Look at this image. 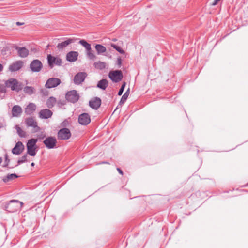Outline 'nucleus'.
I'll return each instance as SVG.
<instances>
[{
    "instance_id": "nucleus-1",
    "label": "nucleus",
    "mask_w": 248,
    "mask_h": 248,
    "mask_svg": "<svg viewBox=\"0 0 248 248\" xmlns=\"http://www.w3.org/2000/svg\"><path fill=\"white\" fill-rule=\"evenodd\" d=\"M23 203L17 200H12L6 205L5 208L9 212H15L20 209Z\"/></svg>"
},
{
    "instance_id": "nucleus-2",
    "label": "nucleus",
    "mask_w": 248,
    "mask_h": 248,
    "mask_svg": "<svg viewBox=\"0 0 248 248\" xmlns=\"http://www.w3.org/2000/svg\"><path fill=\"white\" fill-rule=\"evenodd\" d=\"M5 86L7 88H10L11 90L18 92L22 89V84L19 82L16 79L10 78L5 82Z\"/></svg>"
},
{
    "instance_id": "nucleus-3",
    "label": "nucleus",
    "mask_w": 248,
    "mask_h": 248,
    "mask_svg": "<svg viewBox=\"0 0 248 248\" xmlns=\"http://www.w3.org/2000/svg\"><path fill=\"white\" fill-rule=\"evenodd\" d=\"M37 142V139H31L28 140L27 143V153L31 156H34L36 155Z\"/></svg>"
},
{
    "instance_id": "nucleus-4",
    "label": "nucleus",
    "mask_w": 248,
    "mask_h": 248,
    "mask_svg": "<svg viewBox=\"0 0 248 248\" xmlns=\"http://www.w3.org/2000/svg\"><path fill=\"white\" fill-rule=\"evenodd\" d=\"M108 76L114 82H119L123 78L122 71L118 70L110 71L108 74Z\"/></svg>"
},
{
    "instance_id": "nucleus-5",
    "label": "nucleus",
    "mask_w": 248,
    "mask_h": 248,
    "mask_svg": "<svg viewBox=\"0 0 248 248\" xmlns=\"http://www.w3.org/2000/svg\"><path fill=\"white\" fill-rule=\"evenodd\" d=\"M43 68L42 62L37 59L33 60L30 64V68L33 72H39Z\"/></svg>"
},
{
    "instance_id": "nucleus-6",
    "label": "nucleus",
    "mask_w": 248,
    "mask_h": 248,
    "mask_svg": "<svg viewBox=\"0 0 248 248\" xmlns=\"http://www.w3.org/2000/svg\"><path fill=\"white\" fill-rule=\"evenodd\" d=\"M48 64L49 66L52 68L54 64L60 66L62 63V60L59 57H55L49 54L47 56Z\"/></svg>"
},
{
    "instance_id": "nucleus-7",
    "label": "nucleus",
    "mask_w": 248,
    "mask_h": 248,
    "mask_svg": "<svg viewBox=\"0 0 248 248\" xmlns=\"http://www.w3.org/2000/svg\"><path fill=\"white\" fill-rule=\"evenodd\" d=\"M79 98V94L76 90L70 91L66 94V99L72 103L77 102Z\"/></svg>"
},
{
    "instance_id": "nucleus-8",
    "label": "nucleus",
    "mask_w": 248,
    "mask_h": 248,
    "mask_svg": "<svg viewBox=\"0 0 248 248\" xmlns=\"http://www.w3.org/2000/svg\"><path fill=\"white\" fill-rule=\"evenodd\" d=\"M61 81L59 78H49L46 82L45 87L46 88L50 89L55 88L59 85Z\"/></svg>"
},
{
    "instance_id": "nucleus-9",
    "label": "nucleus",
    "mask_w": 248,
    "mask_h": 248,
    "mask_svg": "<svg viewBox=\"0 0 248 248\" xmlns=\"http://www.w3.org/2000/svg\"><path fill=\"white\" fill-rule=\"evenodd\" d=\"M71 136V132L69 129L67 128H63L60 129L58 133V138L60 140L69 139Z\"/></svg>"
},
{
    "instance_id": "nucleus-10",
    "label": "nucleus",
    "mask_w": 248,
    "mask_h": 248,
    "mask_svg": "<svg viewBox=\"0 0 248 248\" xmlns=\"http://www.w3.org/2000/svg\"><path fill=\"white\" fill-rule=\"evenodd\" d=\"M78 121L81 125H87L91 122L90 116L87 113H82L79 115Z\"/></svg>"
},
{
    "instance_id": "nucleus-11",
    "label": "nucleus",
    "mask_w": 248,
    "mask_h": 248,
    "mask_svg": "<svg viewBox=\"0 0 248 248\" xmlns=\"http://www.w3.org/2000/svg\"><path fill=\"white\" fill-rule=\"evenodd\" d=\"M43 143L48 149H53L56 146L57 140L54 137H48L43 141Z\"/></svg>"
},
{
    "instance_id": "nucleus-12",
    "label": "nucleus",
    "mask_w": 248,
    "mask_h": 248,
    "mask_svg": "<svg viewBox=\"0 0 248 248\" xmlns=\"http://www.w3.org/2000/svg\"><path fill=\"white\" fill-rule=\"evenodd\" d=\"M25 122L28 126L33 128L34 132H36L39 131L40 128L37 126V123L33 118L30 117L27 118Z\"/></svg>"
},
{
    "instance_id": "nucleus-13",
    "label": "nucleus",
    "mask_w": 248,
    "mask_h": 248,
    "mask_svg": "<svg viewBox=\"0 0 248 248\" xmlns=\"http://www.w3.org/2000/svg\"><path fill=\"white\" fill-rule=\"evenodd\" d=\"M87 74L85 72H79L77 74L74 78V82L77 85H79L83 82L86 77Z\"/></svg>"
},
{
    "instance_id": "nucleus-14",
    "label": "nucleus",
    "mask_w": 248,
    "mask_h": 248,
    "mask_svg": "<svg viewBox=\"0 0 248 248\" xmlns=\"http://www.w3.org/2000/svg\"><path fill=\"white\" fill-rule=\"evenodd\" d=\"M75 40L74 38L67 39L64 41L58 43L57 46V48L59 50H63L69 45L74 43Z\"/></svg>"
},
{
    "instance_id": "nucleus-15",
    "label": "nucleus",
    "mask_w": 248,
    "mask_h": 248,
    "mask_svg": "<svg viewBox=\"0 0 248 248\" xmlns=\"http://www.w3.org/2000/svg\"><path fill=\"white\" fill-rule=\"evenodd\" d=\"M78 53L77 51H71L69 52L66 56V60L69 62H74L78 59Z\"/></svg>"
},
{
    "instance_id": "nucleus-16",
    "label": "nucleus",
    "mask_w": 248,
    "mask_h": 248,
    "mask_svg": "<svg viewBox=\"0 0 248 248\" xmlns=\"http://www.w3.org/2000/svg\"><path fill=\"white\" fill-rule=\"evenodd\" d=\"M24 149V146L23 143L18 141L16 143L15 147L12 149V152L13 154L18 155L20 154Z\"/></svg>"
},
{
    "instance_id": "nucleus-17",
    "label": "nucleus",
    "mask_w": 248,
    "mask_h": 248,
    "mask_svg": "<svg viewBox=\"0 0 248 248\" xmlns=\"http://www.w3.org/2000/svg\"><path fill=\"white\" fill-rule=\"evenodd\" d=\"M101 104V100L98 97H95L89 102L90 107L94 109H97L100 107Z\"/></svg>"
},
{
    "instance_id": "nucleus-18",
    "label": "nucleus",
    "mask_w": 248,
    "mask_h": 248,
    "mask_svg": "<svg viewBox=\"0 0 248 248\" xmlns=\"http://www.w3.org/2000/svg\"><path fill=\"white\" fill-rule=\"evenodd\" d=\"M15 49L17 51L19 56L21 58H26L29 55V50L25 47H20L16 46Z\"/></svg>"
},
{
    "instance_id": "nucleus-19",
    "label": "nucleus",
    "mask_w": 248,
    "mask_h": 248,
    "mask_svg": "<svg viewBox=\"0 0 248 248\" xmlns=\"http://www.w3.org/2000/svg\"><path fill=\"white\" fill-rule=\"evenodd\" d=\"M39 115L42 119H47L51 117L52 112L48 109H42L40 111Z\"/></svg>"
},
{
    "instance_id": "nucleus-20",
    "label": "nucleus",
    "mask_w": 248,
    "mask_h": 248,
    "mask_svg": "<svg viewBox=\"0 0 248 248\" xmlns=\"http://www.w3.org/2000/svg\"><path fill=\"white\" fill-rule=\"evenodd\" d=\"M23 64V62L21 61H16L9 66V70L12 72L16 71L22 67Z\"/></svg>"
},
{
    "instance_id": "nucleus-21",
    "label": "nucleus",
    "mask_w": 248,
    "mask_h": 248,
    "mask_svg": "<svg viewBox=\"0 0 248 248\" xmlns=\"http://www.w3.org/2000/svg\"><path fill=\"white\" fill-rule=\"evenodd\" d=\"M22 112L21 107L18 105H15L12 109V113L13 117H17L20 116Z\"/></svg>"
},
{
    "instance_id": "nucleus-22",
    "label": "nucleus",
    "mask_w": 248,
    "mask_h": 248,
    "mask_svg": "<svg viewBox=\"0 0 248 248\" xmlns=\"http://www.w3.org/2000/svg\"><path fill=\"white\" fill-rule=\"evenodd\" d=\"M36 106L35 104L30 103L25 108V112L27 114L31 115L36 110Z\"/></svg>"
},
{
    "instance_id": "nucleus-23",
    "label": "nucleus",
    "mask_w": 248,
    "mask_h": 248,
    "mask_svg": "<svg viewBox=\"0 0 248 248\" xmlns=\"http://www.w3.org/2000/svg\"><path fill=\"white\" fill-rule=\"evenodd\" d=\"M108 82L105 79L100 80L97 85V87L102 90H105L108 86Z\"/></svg>"
},
{
    "instance_id": "nucleus-24",
    "label": "nucleus",
    "mask_w": 248,
    "mask_h": 248,
    "mask_svg": "<svg viewBox=\"0 0 248 248\" xmlns=\"http://www.w3.org/2000/svg\"><path fill=\"white\" fill-rule=\"evenodd\" d=\"M18 177V176H17L16 174H8L6 177L3 178L2 180L4 183H7Z\"/></svg>"
},
{
    "instance_id": "nucleus-25",
    "label": "nucleus",
    "mask_w": 248,
    "mask_h": 248,
    "mask_svg": "<svg viewBox=\"0 0 248 248\" xmlns=\"http://www.w3.org/2000/svg\"><path fill=\"white\" fill-rule=\"evenodd\" d=\"M95 49L98 55L104 53L106 51V48L100 44H97L95 46Z\"/></svg>"
},
{
    "instance_id": "nucleus-26",
    "label": "nucleus",
    "mask_w": 248,
    "mask_h": 248,
    "mask_svg": "<svg viewBox=\"0 0 248 248\" xmlns=\"http://www.w3.org/2000/svg\"><path fill=\"white\" fill-rule=\"evenodd\" d=\"M94 66L95 68L102 70L106 68V64L104 62L98 61L94 63Z\"/></svg>"
},
{
    "instance_id": "nucleus-27",
    "label": "nucleus",
    "mask_w": 248,
    "mask_h": 248,
    "mask_svg": "<svg viewBox=\"0 0 248 248\" xmlns=\"http://www.w3.org/2000/svg\"><path fill=\"white\" fill-rule=\"evenodd\" d=\"M56 102V99L54 97H49L46 101V105L48 108H52Z\"/></svg>"
},
{
    "instance_id": "nucleus-28",
    "label": "nucleus",
    "mask_w": 248,
    "mask_h": 248,
    "mask_svg": "<svg viewBox=\"0 0 248 248\" xmlns=\"http://www.w3.org/2000/svg\"><path fill=\"white\" fill-rule=\"evenodd\" d=\"M130 93V89L128 88L124 94L122 96L121 100L119 102L120 104H123L127 100L128 96H129Z\"/></svg>"
},
{
    "instance_id": "nucleus-29",
    "label": "nucleus",
    "mask_w": 248,
    "mask_h": 248,
    "mask_svg": "<svg viewBox=\"0 0 248 248\" xmlns=\"http://www.w3.org/2000/svg\"><path fill=\"white\" fill-rule=\"evenodd\" d=\"M23 91L25 93L31 95L34 93V88L31 86H26L24 88Z\"/></svg>"
},
{
    "instance_id": "nucleus-30",
    "label": "nucleus",
    "mask_w": 248,
    "mask_h": 248,
    "mask_svg": "<svg viewBox=\"0 0 248 248\" xmlns=\"http://www.w3.org/2000/svg\"><path fill=\"white\" fill-rule=\"evenodd\" d=\"M79 43L81 45L83 46H84L87 50H90L91 48V45L88 43L85 40H81L79 41Z\"/></svg>"
},
{
    "instance_id": "nucleus-31",
    "label": "nucleus",
    "mask_w": 248,
    "mask_h": 248,
    "mask_svg": "<svg viewBox=\"0 0 248 248\" xmlns=\"http://www.w3.org/2000/svg\"><path fill=\"white\" fill-rule=\"evenodd\" d=\"M16 128L17 130V133L19 135V136L21 137H24L26 136V132L24 131L20 127L17 125H16Z\"/></svg>"
},
{
    "instance_id": "nucleus-32",
    "label": "nucleus",
    "mask_w": 248,
    "mask_h": 248,
    "mask_svg": "<svg viewBox=\"0 0 248 248\" xmlns=\"http://www.w3.org/2000/svg\"><path fill=\"white\" fill-rule=\"evenodd\" d=\"M87 56L90 60H94L96 58V56L92 52L91 48L90 50L87 51Z\"/></svg>"
},
{
    "instance_id": "nucleus-33",
    "label": "nucleus",
    "mask_w": 248,
    "mask_h": 248,
    "mask_svg": "<svg viewBox=\"0 0 248 248\" xmlns=\"http://www.w3.org/2000/svg\"><path fill=\"white\" fill-rule=\"evenodd\" d=\"M111 46L121 54H124L125 52L120 46L115 44H112Z\"/></svg>"
},
{
    "instance_id": "nucleus-34",
    "label": "nucleus",
    "mask_w": 248,
    "mask_h": 248,
    "mask_svg": "<svg viewBox=\"0 0 248 248\" xmlns=\"http://www.w3.org/2000/svg\"><path fill=\"white\" fill-rule=\"evenodd\" d=\"M125 85H126V83L125 82H124L123 83V84L122 85V86H121V88L120 89V90H119V91L118 92V95L119 96H121L122 94V93H123L124 92V88L125 87Z\"/></svg>"
},
{
    "instance_id": "nucleus-35",
    "label": "nucleus",
    "mask_w": 248,
    "mask_h": 248,
    "mask_svg": "<svg viewBox=\"0 0 248 248\" xmlns=\"http://www.w3.org/2000/svg\"><path fill=\"white\" fill-rule=\"evenodd\" d=\"M27 155H23L20 159H19L17 161V165L25 162L27 160Z\"/></svg>"
},
{
    "instance_id": "nucleus-36",
    "label": "nucleus",
    "mask_w": 248,
    "mask_h": 248,
    "mask_svg": "<svg viewBox=\"0 0 248 248\" xmlns=\"http://www.w3.org/2000/svg\"><path fill=\"white\" fill-rule=\"evenodd\" d=\"M5 87L6 86H4V85L2 84H0V92L2 93H6V90Z\"/></svg>"
},
{
    "instance_id": "nucleus-37",
    "label": "nucleus",
    "mask_w": 248,
    "mask_h": 248,
    "mask_svg": "<svg viewBox=\"0 0 248 248\" xmlns=\"http://www.w3.org/2000/svg\"><path fill=\"white\" fill-rule=\"evenodd\" d=\"M40 92L43 95H48V91L46 89H41Z\"/></svg>"
},
{
    "instance_id": "nucleus-38",
    "label": "nucleus",
    "mask_w": 248,
    "mask_h": 248,
    "mask_svg": "<svg viewBox=\"0 0 248 248\" xmlns=\"http://www.w3.org/2000/svg\"><path fill=\"white\" fill-rule=\"evenodd\" d=\"M9 162H10V159L8 158L7 155H5V164H4V166L7 167Z\"/></svg>"
},
{
    "instance_id": "nucleus-39",
    "label": "nucleus",
    "mask_w": 248,
    "mask_h": 248,
    "mask_svg": "<svg viewBox=\"0 0 248 248\" xmlns=\"http://www.w3.org/2000/svg\"><path fill=\"white\" fill-rule=\"evenodd\" d=\"M117 64L118 66V67H120L122 64V59L120 57L118 58L117 60Z\"/></svg>"
},
{
    "instance_id": "nucleus-40",
    "label": "nucleus",
    "mask_w": 248,
    "mask_h": 248,
    "mask_svg": "<svg viewBox=\"0 0 248 248\" xmlns=\"http://www.w3.org/2000/svg\"><path fill=\"white\" fill-rule=\"evenodd\" d=\"M118 171L121 174H123V171L122 170L119 168H118L117 169Z\"/></svg>"
},
{
    "instance_id": "nucleus-41",
    "label": "nucleus",
    "mask_w": 248,
    "mask_h": 248,
    "mask_svg": "<svg viewBox=\"0 0 248 248\" xmlns=\"http://www.w3.org/2000/svg\"><path fill=\"white\" fill-rule=\"evenodd\" d=\"M220 0H215L214 3H213V5H215L216 4H217V3L218 2V1H219Z\"/></svg>"
},
{
    "instance_id": "nucleus-42",
    "label": "nucleus",
    "mask_w": 248,
    "mask_h": 248,
    "mask_svg": "<svg viewBox=\"0 0 248 248\" xmlns=\"http://www.w3.org/2000/svg\"><path fill=\"white\" fill-rule=\"evenodd\" d=\"M2 69H3V66L2 65V64H0V72L1 71H2Z\"/></svg>"
},
{
    "instance_id": "nucleus-43",
    "label": "nucleus",
    "mask_w": 248,
    "mask_h": 248,
    "mask_svg": "<svg viewBox=\"0 0 248 248\" xmlns=\"http://www.w3.org/2000/svg\"><path fill=\"white\" fill-rule=\"evenodd\" d=\"M34 165H35L34 163L32 162V163H31V166L33 167V166H34Z\"/></svg>"
},
{
    "instance_id": "nucleus-44",
    "label": "nucleus",
    "mask_w": 248,
    "mask_h": 248,
    "mask_svg": "<svg viewBox=\"0 0 248 248\" xmlns=\"http://www.w3.org/2000/svg\"><path fill=\"white\" fill-rule=\"evenodd\" d=\"M2 162V158L0 157V163H1Z\"/></svg>"
},
{
    "instance_id": "nucleus-45",
    "label": "nucleus",
    "mask_w": 248,
    "mask_h": 248,
    "mask_svg": "<svg viewBox=\"0 0 248 248\" xmlns=\"http://www.w3.org/2000/svg\"><path fill=\"white\" fill-rule=\"evenodd\" d=\"M16 24H17V25H21V24L20 22H17L16 23Z\"/></svg>"
}]
</instances>
